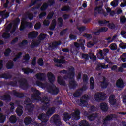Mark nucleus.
I'll list each match as a JSON object with an SVG mask.
<instances>
[{
  "label": "nucleus",
  "mask_w": 126,
  "mask_h": 126,
  "mask_svg": "<svg viewBox=\"0 0 126 126\" xmlns=\"http://www.w3.org/2000/svg\"><path fill=\"white\" fill-rule=\"evenodd\" d=\"M70 7L69 6H64L62 8L61 11H69Z\"/></svg>",
  "instance_id": "64"
},
{
  "label": "nucleus",
  "mask_w": 126,
  "mask_h": 126,
  "mask_svg": "<svg viewBox=\"0 0 126 126\" xmlns=\"http://www.w3.org/2000/svg\"><path fill=\"white\" fill-rule=\"evenodd\" d=\"M14 66V63L13 62H8L6 64V67L7 69H12Z\"/></svg>",
  "instance_id": "38"
},
{
  "label": "nucleus",
  "mask_w": 126,
  "mask_h": 126,
  "mask_svg": "<svg viewBox=\"0 0 126 126\" xmlns=\"http://www.w3.org/2000/svg\"><path fill=\"white\" fill-rule=\"evenodd\" d=\"M38 35H39L38 32H32L28 34V38L29 39H35V38H37Z\"/></svg>",
  "instance_id": "23"
},
{
  "label": "nucleus",
  "mask_w": 126,
  "mask_h": 126,
  "mask_svg": "<svg viewBox=\"0 0 126 126\" xmlns=\"http://www.w3.org/2000/svg\"><path fill=\"white\" fill-rule=\"evenodd\" d=\"M6 119V116L3 115L2 113H0V123H4L5 120Z\"/></svg>",
  "instance_id": "46"
},
{
  "label": "nucleus",
  "mask_w": 126,
  "mask_h": 126,
  "mask_svg": "<svg viewBox=\"0 0 126 126\" xmlns=\"http://www.w3.org/2000/svg\"><path fill=\"white\" fill-rule=\"evenodd\" d=\"M48 7H49V4L45 3L43 4L40 8V10L41 11H45V10H47Z\"/></svg>",
  "instance_id": "50"
},
{
  "label": "nucleus",
  "mask_w": 126,
  "mask_h": 126,
  "mask_svg": "<svg viewBox=\"0 0 126 126\" xmlns=\"http://www.w3.org/2000/svg\"><path fill=\"white\" fill-rule=\"evenodd\" d=\"M13 94L17 98H24V94L23 93L17 92L15 90H13Z\"/></svg>",
  "instance_id": "30"
},
{
  "label": "nucleus",
  "mask_w": 126,
  "mask_h": 126,
  "mask_svg": "<svg viewBox=\"0 0 126 126\" xmlns=\"http://www.w3.org/2000/svg\"><path fill=\"white\" fill-rule=\"evenodd\" d=\"M116 86L118 88H124V87H125V83H124L123 79H119L117 80L116 82Z\"/></svg>",
  "instance_id": "25"
},
{
  "label": "nucleus",
  "mask_w": 126,
  "mask_h": 126,
  "mask_svg": "<svg viewBox=\"0 0 126 126\" xmlns=\"http://www.w3.org/2000/svg\"><path fill=\"white\" fill-rule=\"evenodd\" d=\"M87 103L88 102H86V100H84V99L82 98H80L79 105L80 107H86V104H87Z\"/></svg>",
  "instance_id": "40"
},
{
  "label": "nucleus",
  "mask_w": 126,
  "mask_h": 126,
  "mask_svg": "<svg viewBox=\"0 0 126 126\" xmlns=\"http://www.w3.org/2000/svg\"><path fill=\"white\" fill-rule=\"evenodd\" d=\"M10 53H11V49H10V48H7L6 49L4 52L5 57H8L9 55H10Z\"/></svg>",
  "instance_id": "58"
},
{
  "label": "nucleus",
  "mask_w": 126,
  "mask_h": 126,
  "mask_svg": "<svg viewBox=\"0 0 126 126\" xmlns=\"http://www.w3.org/2000/svg\"><path fill=\"white\" fill-rule=\"evenodd\" d=\"M116 96L114 95H112L109 96V103L111 106H115L117 104V99H116Z\"/></svg>",
  "instance_id": "19"
},
{
  "label": "nucleus",
  "mask_w": 126,
  "mask_h": 126,
  "mask_svg": "<svg viewBox=\"0 0 126 126\" xmlns=\"http://www.w3.org/2000/svg\"><path fill=\"white\" fill-rule=\"evenodd\" d=\"M90 89H94L95 88V81L93 77L90 78Z\"/></svg>",
  "instance_id": "37"
},
{
  "label": "nucleus",
  "mask_w": 126,
  "mask_h": 126,
  "mask_svg": "<svg viewBox=\"0 0 126 126\" xmlns=\"http://www.w3.org/2000/svg\"><path fill=\"white\" fill-rule=\"evenodd\" d=\"M74 70V67L71 66V68L69 69V72L67 73L68 76H64L63 79L65 80H66L67 78H69V79H73L74 76L75 75V72Z\"/></svg>",
  "instance_id": "8"
},
{
  "label": "nucleus",
  "mask_w": 126,
  "mask_h": 126,
  "mask_svg": "<svg viewBox=\"0 0 126 126\" xmlns=\"http://www.w3.org/2000/svg\"><path fill=\"white\" fill-rule=\"evenodd\" d=\"M80 110L78 109H75V112H73L71 115H69L68 112H65L63 114V120L64 121V122H67V121H69V120L71 119L72 117V119L78 121V120L80 119Z\"/></svg>",
  "instance_id": "1"
},
{
  "label": "nucleus",
  "mask_w": 126,
  "mask_h": 126,
  "mask_svg": "<svg viewBox=\"0 0 126 126\" xmlns=\"http://www.w3.org/2000/svg\"><path fill=\"white\" fill-rule=\"evenodd\" d=\"M50 121L53 122L56 126H60L62 125V121L60 120V115L58 114H55L51 117Z\"/></svg>",
  "instance_id": "7"
},
{
  "label": "nucleus",
  "mask_w": 126,
  "mask_h": 126,
  "mask_svg": "<svg viewBox=\"0 0 126 126\" xmlns=\"http://www.w3.org/2000/svg\"><path fill=\"white\" fill-rule=\"evenodd\" d=\"M32 91L34 93V94H32V100L36 101V102H38L41 100V97H40L41 93L39 90H37L36 88H32Z\"/></svg>",
  "instance_id": "3"
},
{
  "label": "nucleus",
  "mask_w": 126,
  "mask_h": 126,
  "mask_svg": "<svg viewBox=\"0 0 126 126\" xmlns=\"http://www.w3.org/2000/svg\"><path fill=\"white\" fill-rule=\"evenodd\" d=\"M109 29L107 27H102L98 29V32L99 33H106Z\"/></svg>",
  "instance_id": "47"
},
{
  "label": "nucleus",
  "mask_w": 126,
  "mask_h": 126,
  "mask_svg": "<svg viewBox=\"0 0 126 126\" xmlns=\"http://www.w3.org/2000/svg\"><path fill=\"white\" fill-rule=\"evenodd\" d=\"M43 103L42 106H41V110L42 111H46V110H48L49 108L50 107V106H51V104H50V102H42Z\"/></svg>",
  "instance_id": "32"
},
{
  "label": "nucleus",
  "mask_w": 126,
  "mask_h": 126,
  "mask_svg": "<svg viewBox=\"0 0 126 126\" xmlns=\"http://www.w3.org/2000/svg\"><path fill=\"white\" fill-rule=\"evenodd\" d=\"M61 98V96H57L55 99V102L57 104V105H62L63 104V101L60 99V98Z\"/></svg>",
  "instance_id": "48"
},
{
  "label": "nucleus",
  "mask_w": 126,
  "mask_h": 126,
  "mask_svg": "<svg viewBox=\"0 0 126 126\" xmlns=\"http://www.w3.org/2000/svg\"><path fill=\"white\" fill-rule=\"evenodd\" d=\"M106 94L104 93H98L94 95V99L97 102H101V101H105L106 100Z\"/></svg>",
  "instance_id": "5"
},
{
  "label": "nucleus",
  "mask_w": 126,
  "mask_h": 126,
  "mask_svg": "<svg viewBox=\"0 0 126 126\" xmlns=\"http://www.w3.org/2000/svg\"><path fill=\"white\" fill-rule=\"evenodd\" d=\"M48 92L49 93H51L52 95H57L59 92H60V90L59 88H57L56 87L54 88V86H49L48 88Z\"/></svg>",
  "instance_id": "10"
},
{
  "label": "nucleus",
  "mask_w": 126,
  "mask_h": 126,
  "mask_svg": "<svg viewBox=\"0 0 126 126\" xmlns=\"http://www.w3.org/2000/svg\"><path fill=\"white\" fill-rule=\"evenodd\" d=\"M6 12V10H4L3 11H0V16H2V17H4L5 19L8 18L9 16V13H5Z\"/></svg>",
  "instance_id": "36"
},
{
  "label": "nucleus",
  "mask_w": 126,
  "mask_h": 126,
  "mask_svg": "<svg viewBox=\"0 0 126 126\" xmlns=\"http://www.w3.org/2000/svg\"><path fill=\"white\" fill-rule=\"evenodd\" d=\"M1 99L2 101H7L8 102H10V101H11V97L9 94L1 96Z\"/></svg>",
  "instance_id": "33"
},
{
  "label": "nucleus",
  "mask_w": 126,
  "mask_h": 126,
  "mask_svg": "<svg viewBox=\"0 0 126 126\" xmlns=\"http://www.w3.org/2000/svg\"><path fill=\"white\" fill-rule=\"evenodd\" d=\"M117 118L118 116L115 114H109L105 117L106 120H108V121H113L114 119H117Z\"/></svg>",
  "instance_id": "34"
},
{
  "label": "nucleus",
  "mask_w": 126,
  "mask_h": 126,
  "mask_svg": "<svg viewBox=\"0 0 126 126\" xmlns=\"http://www.w3.org/2000/svg\"><path fill=\"white\" fill-rule=\"evenodd\" d=\"M80 126H90L89 123L86 120H81L79 124Z\"/></svg>",
  "instance_id": "43"
},
{
  "label": "nucleus",
  "mask_w": 126,
  "mask_h": 126,
  "mask_svg": "<svg viewBox=\"0 0 126 126\" xmlns=\"http://www.w3.org/2000/svg\"><path fill=\"white\" fill-rule=\"evenodd\" d=\"M109 52H110V50L108 48H104L102 50H97V54H96L97 58H99L100 60H104L105 56H107Z\"/></svg>",
  "instance_id": "4"
},
{
  "label": "nucleus",
  "mask_w": 126,
  "mask_h": 126,
  "mask_svg": "<svg viewBox=\"0 0 126 126\" xmlns=\"http://www.w3.org/2000/svg\"><path fill=\"white\" fill-rule=\"evenodd\" d=\"M8 86H12V87H16L17 86V81H10L6 84Z\"/></svg>",
  "instance_id": "39"
},
{
  "label": "nucleus",
  "mask_w": 126,
  "mask_h": 126,
  "mask_svg": "<svg viewBox=\"0 0 126 126\" xmlns=\"http://www.w3.org/2000/svg\"><path fill=\"white\" fill-rule=\"evenodd\" d=\"M47 76L50 83H54V82H55V80H56V77H55V75H54L53 73H52L51 72H48L47 73Z\"/></svg>",
  "instance_id": "15"
},
{
  "label": "nucleus",
  "mask_w": 126,
  "mask_h": 126,
  "mask_svg": "<svg viewBox=\"0 0 126 126\" xmlns=\"http://www.w3.org/2000/svg\"><path fill=\"white\" fill-rule=\"evenodd\" d=\"M55 111H56V107H50L48 108L47 112L46 113V115L49 118L50 117H51V116H52V115H53V114H54V113H55Z\"/></svg>",
  "instance_id": "27"
},
{
  "label": "nucleus",
  "mask_w": 126,
  "mask_h": 126,
  "mask_svg": "<svg viewBox=\"0 0 126 126\" xmlns=\"http://www.w3.org/2000/svg\"><path fill=\"white\" fill-rule=\"evenodd\" d=\"M38 120L41 121V123H44L46 124L48 121H49V117L47 114L42 113L40 114L38 116Z\"/></svg>",
  "instance_id": "9"
},
{
  "label": "nucleus",
  "mask_w": 126,
  "mask_h": 126,
  "mask_svg": "<svg viewBox=\"0 0 126 126\" xmlns=\"http://www.w3.org/2000/svg\"><path fill=\"white\" fill-rule=\"evenodd\" d=\"M77 86V83L74 80H69V87L70 89H75Z\"/></svg>",
  "instance_id": "18"
},
{
  "label": "nucleus",
  "mask_w": 126,
  "mask_h": 126,
  "mask_svg": "<svg viewBox=\"0 0 126 126\" xmlns=\"http://www.w3.org/2000/svg\"><path fill=\"white\" fill-rule=\"evenodd\" d=\"M95 11H97L99 14H103L105 17L108 16V13L104 12V10L102 8V6H96L94 8Z\"/></svg>",
  "instance_id": "13"
},
{
  "label": "nucleus",
  "mask_w": 126,
  "mask_h": 126,
  "mask_svg": "<svg viewBox=\"0 0 126 126\" xmlns=\"http://www.w3.org/2000/svg\"><path fill=\"white\" fill-rule=\"evenodd\" d=\"M26 109H27L28 113L32 114L35 110V105L32 103L27 104H26Z\"/></svg>",
  "instance_id": "12"
},
{
  "label": "nucleus",
  "mask_w": 126,
  "mask_h": 126,
  "mask_svg": "<svg viewBox=\"0 0 126 126\" xmlns=\"http://www.w3.org/2000/svg\"><path fill=\"white\" fill-rule=\"evenodd\" d=\"M21 56H22V52H19L18 53V55H16L15 56V58H13V62H16L18 59H20V58H21Z\"/></svg>",
  "instance_id": "53"
},
{
  "label": "nucleus",
  "mask_w": 126,
  "mask_h": 126,
  "mask_svg": "<svg viewBox=\"0 0 126 126\" xmlns=\"http://www.w3.org/2000/svg\"><path fill=\"white\" fill-rule=\"evenodd\" d=\"M100 109L102 112L106 113L109 110V106L106 102H102L100 103Z\"/></svg>",
  "instance_id": "16"
},
{
  "label": "nucleus",
  "mask_w": 126,
  "mask_h": 126,
  "mask_svg": "<svg viewBox=\"0 0 126 126\" xmlns=\"http://www.w3.org/2000/svg\"><path fill=\"white\" fill-rule=\"evenodd\" d=\"M27 22L24 21L23 20L22 21L21 23V26L20 27L19 30L20 31H23L24 29L27 28Z\"/></svg>",
  "instance_id": "35"
},
{
  "label": "nucleus",
  "mask_w": 126,
  "mask_h": 126,
  "mask_svg": "<svg viewBox=\"0 0 126 126\" xmlns=\"http://www.w3.org/2000/svg\"><path fill=\"white\" fill-rule=\"evenodd\" d=\"M54 62L56 63H59V64H65L66 63V61L64 60V56H62V58L61 59H59L58 58H55L54 60Z\"/></svg>",
  "instance_id": "20"
},
{
  "label": "nucleus",
  "mask_w": 126,
  "mask_h": 126,
  "mask_svg": "<svg viewBox=\"0 0 126 126\" xmlns=\"http://www.w3.org/2000/svg\"><path fill=\"white\" fill-rule=\"evenodd\" d=\"M81 98L84 100L85 101H86V102L88 103V100L90 99L89 96H88V95H87V94H84Z\"/></svg>",
  "instance_id": "61"
},
{
  "label": "nucleus",
  "mask_w": 126,
  "mask_h": 126,
  "mask_svg": "<svg viewBox=\"0 0 126 126\" xmlns=\"http://www.w3.org/2000/svg\"><path fill=\"white\" fill-rule=\"evenodd\" d=\"M98 24L99 26H107L109 29L114 30L116 29V25L114 23H110V21L106 20H101L98 21Z\"/></svg>",
  "instance_id": "2"
},
{
  "label": "nucleus",
  "mask_w": 126,
  "mask_h": 126,
  "mask_svg": "<svg viewBox=\"0 0 126 126\" xmlns=\"http://www.w3.org/2000/svg\"><path fill=\"white\" fill-rule=\"evenodd\" d=\"M82 58L84 59L85 62L88 61L89 60V55L86 54V53H84L82 54Z\"/></svg>",
  "instance_id": "60"
},
{
  "label": "nucleus",
  "mask_w": 126,
  "mask_h": 126,
  "mask_svg": "<svg viewBox=\"0 0 126 126\" xmlns=\"http://www.w3.org/2000/svg\"><path fill=\"white\" fill-rule=\"evenodd\" d=\"M12 77V75H10L9 73H4L0 75V78H4V79H10Z\"/></svg>",
  "instance_id": "26"
},
{
  "label": "nucleus",
  "mask_w": 126,
  "mask_h": 126,
  "mask_svg": "<svg viewBox=\"0 0 126 126\" xmlns=\"http://www.w3.org/2000/svg\"><path fill=\"white\" fill-rule=\"evenodd\" d=\"M10 33L8 32H4L2 35V37L3 39H9L10 38Z\"/></svg>",
  "instance_id": "56"
},
{
  "label": "nucleus",
  "mask_w": 126,
  "mask_h": 126,
  "mask_svg": "<svg viewBox=\"0 0 126 126\" xmlns=\"http://www.w3.org/2000/svg\"><path fill=\"white\" fill-rule=\"evenodd\" d=\"M96 111H97V107L94 105H92L89 107L88 112L90 114L93 112H96Z\"/></svg>",
  "instance_id": "41"
},
{
  "label": "nucleus",
  "mask_w": 126,
  "mask_h": 126,
  "mask_svg": "<svg viewBox=\"0 0 126 126\" xmlns=\"http://www.w3.org/2000/svg\"><path fill=\"white\" fill-rule=\"evenodd\" d=\"M20 87L23 88V89L26 90L29 88V84L27 82V80L25 78H21L18 81Z\"/></svg>",
  "instance_id": "6"
},
{
  "label": "nucleus",
  "mask_w": 126,
  "mask_h": 126,
  "mask_svg": "<svg viewBox=\"0 0 126 126\" xmlns=\"http://www.w3.org/2000/svg\"><path fill=\"white\" fill-rule=\"evenodd\" d=\"M16 113L18 117H21L23 114V106L20 105H18L17 108L16 109Z\"/></svg>",
  "instance_id": "17"
},
{
  "label": "nucleus",
  "mask_w": 126,
  "mask_h": 126,
  "mask_svg": "<svg viewBox=\"0 0 126 126\" xmlns=\"http://www.w3.org/2000/svg\"><path fill=\"white\" fill-rule=\"evenodd\" d=\"M27 15L29 19V20H33L34 19V14L32 13H27Z\"/></svg>",
  "instance_id": "62"
},
{
  "label": "nucleus",
  "mask_w": 126,
  "mask_h": 126,
  "mask_svg": "<svg viewBox=\"0 0 126 126\" xmlns=\"http://www.w3.org/2000/svg\"><path fill=\"white\" fill-rule=\"evenodd\" d=\"M40 44H41V41H33V42L31 44L30 47L32 49H34V48H38V47H39L40 45Z\"/></svg>",
  "instance_id": "31"
},
{
  "label": "nucleus",
  "mask_w": 126,
  "mask_h": 126,
  "mask_svg": "<svg viewBox=\"0 0 126 126\" xmlns=\"http://www.w3.org/2000/svg\"><path fill=\"white\" fill-rule=\"evenodd\" d=\"M110 50L112 51H116L117 49H118V46H117V44L116 43H112L111 45L110 46Z\"/></svg>",
  "instance_id": "57"
},
{
  "label": "nucleus",
  "mask_w": 126,
  "mask_h": 126,
  "mask_svg": "<svg viewBox=\"0 0 126 126\" xmlns=\"http://www.w3.org/2000/svg\"><path fill=\"white\" fill-rule=\"evenodd\" d=\"M97 118H98V114L97 113H93L88 116V119L90 121H94Z\"/></svg>",
  "instance_id": "28"
},
{
  "label": "nucleus",
  "mask_w": 126,
  "mask_h": 126,
  "mask_svg": "<svg viewBox=\"0 0 126 126\" xmlns=\"http://www.w3.org/2000/svg\"><path fill=\"white\" fill-rule=\"evenodd\" d=\"M111 6L113 7H117L118 5L119 4V0H114L113 1L111 2L110 3Z\"/></svg>",
  "instance_id": "55"
},
{
  "label": "nucleus",
  "mask_w": 126,
  "mask_h": 126,
  "mask_svg": "<svg viewBox=\"0 0 126 126\" xmlns=\"http://www.w3.org/2000/svg\"><path fill=\"white\" fill-rule=\"evenodd\" d=\"M35 77L38 80L44 82L46 81L47 76H46V74L45 73L40 72L35 74Z\"/></svg>",
  "instance_id": "11"
},
{
  "label": "nucleus",
  "mask_w": 126,
  "mask_h": 126,
  "mask_svg": "<svg viewBox=\"0 0 126 126\" xmlns=\"http://www.w3.org/2000/svg\"><path fill=\"white\" fill-rule=\"evenodd\" d=\"M89 58L92 60L93 62H95L97 60V57L93 53H90L89 55Z\"/></svg>",
  "instance_id": "49"
},
{
  "label": "nucleus",
  "mask_w": 126,
  "mask_h": 126,
  "mask_svg": "<svg viewBox=\"0 0 126 126\" xmlns=\"http://www.w3.org/2000/svg\"><path fill=\"white\" fill-rule=\"evenodd\" d=\"M62 44V42L59 41H54L52 43V45H50L49 46V48L51 49V50H54V49H57L58 48V46H60V45Z\"/></svg>",
  "instance_id": "21"
},
{
  "label": "nucleus",
  "mask_w": 126,
  "mask_h": 126,
  "mask_svg": "<svg viewBox=\"0 0 126 126\" xmlns=\"http://www.w3.org/2000/svg\"><path fill=\"white\" fill-rule=\"evenodd\" d=\"M47 37L46 36V34L41 33L38 37V42H40L41 41H43V40H45V39Z\"/></svg>",
  "instance_id": "52"
},
{
  "label": "nucleus",
  "mask_w": 126,
  "mask_h": 126,
  "mask_svg": "<svg viewBox=\"0 0 126 126\" xmlns=\"http://www.w3.org/2000/svg\"><path fill=\"white\" fill-rule=\"evenodd\" d=\"M57 81L60 85H62V86H65V81L63 79H62L61 77H58Z\"/></svg>",
  "instance_id": "44"
},
{
  "label": "nucleus",
  "mask_w": 126,
  "mask_h": 126,
  "mask_svg": "<svg viewBox=\"0 0 126 126\" xmlns=\"http://www.w3.org/2000/svg\"><path fill=\"white\" fill-rule=\"evenodd\" d=\"M22 70L23 72H24L25 74H27V75H28L29 73H35V71L33 69H30L28 67L23 68Z\"/></svg>",
  "instance_id": "22"
},
{
  "label": "nucleus",
  "mask_w": 126,
  "mask_h": 126,
  "mask_svg": "<svg viewBox=\"0 0 126 126\" xmlns=\"http://www.w3.org/2000/svg\"><path fill=\"white\" fill-rule=\"evenodd\" d=\"M100 86L102 89H106L109 86V82L106 77H103V81L100 82Z\"/></svg>",
  "instance_id": "14"
},
{
  "label": "nucleus",
  "mask_w": 126,
  "mask_h": 126,
  "mask_svg": "<svg viewBox=\"0 0 126 126\" xmlns=\"http://www.w3.org/2000/svg\"><path fill=\"white\" fill-rule=\"evenodd\" d=\"M82 92H81V91L79 89V90H77L75 93H74L73 94V96L75 97V98H78V97H79L80 96V95H81Z\"/></svg>",
  "instance_id": "45"
},
{
  "label": "nucleus",
  "mask_w": 126,
  "mask_h": 126,
  "mask_svg": "<svg viewBox=\"0 0 126 126\" xmlns=\"http://www.w3.org/2000/svg\"><path fill=\"white\" fill-rule=\"evenodd\" d=\"M28 44V41L27 40H23L22 42L19 43V46L20 48H22V47H24V46L27 45Z\"/></svg>",
  "instance_id": "51"
},
{
  "label": "nucleus",
  "mask_w": 126,
  "mask_h": 126,
  "mask_svg": "<svg viewBox=\"0 0 126 126\" xmlns=\"http://www.w3.org/2000/svg\"><path fill=\"white\" fill-rule=\"evenodd\" d=\"M24 123L26 126H28L32 123V118L30 116H27L24 119Z\"/></svg>",
  "instance_id": "29"
},
{
  "label": "nucleus",
  "mask_w": 126,
  "mask_h": 126,
  "mask_svg": "<svg viewBox=\"0 0 126 126\" xmlns=\"http://www.w3.org/2000/svg\"><path fill=\"white\" fill-rule=\"evenodd\" d=\"M9 121L11 124H15L17 122V118L16 116L14 115H12L9 118Z\"/></svg>",
  "instance_id": "42"
},
{
  "label": "nucleus",
  "mask_w": 126,
  "mask_h": 126,
  "mask_svg": "<svg viewBox=\"0 0 126 126\" xmlns=\"http://www.w3.org/2000/svg\"><path fill=\"white\" fill-rule=\"evenodd\" d=\"M37 63L40 66H43L44 65V60H43V58H39L37 61Z\"/></svg>",
  "instance_id": "59"
},
{
  "label": "nucleus",
  "mask_w": 126,
  "mask_h": 126,
  "mask_svg": "<svg viewBox=\"0 0 126 126\" xmlns=\"http://www.w3.org/2000/svg\"><path fill=\"white\" fill-rule=\"evenodd\" d=\"M12 24H13V27L18 28V25L20 24V19H19V17H17L13 20Z\"/></svg>",
  "instance_id": "24"
},
{
  "label": "nucleus",
  "mask_w": 126,
  "mask_h": 126,
  "mask_svg": "<svg viewBox=\"0 0 126 126\" xmlns=\"http://www.w3.org/2000/svg\"><path fill=\"white\" fill-rule=\"evenodd\" d=\"M63 18H62V17L58 18V24L59 27H63Z\"/></svg>",
  "instance_id": "54"
},
{
  "label": "nucleus",
  "mask_w": 126,
  "mask_h": 126,
  "mask_svg": "<svg viewBox=\"0 0 126 126\" xmlns=\"http://www.w3.org/2000/svg\"><path fill=\"white\" fill-rule=\"evenodd\" d=\"M24 60L25 63H28V62H29V60H30V56L28 54H26L24 56Z\"/></svg>",
  "instance_id": "63"
}]
</instances>
